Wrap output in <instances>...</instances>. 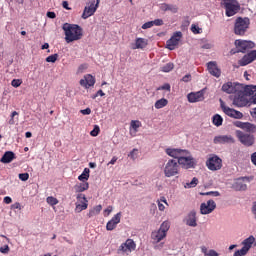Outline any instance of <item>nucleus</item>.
Masks as SVG:
<instances>
[{"label": "nucleus", "mask_w": 256, "mask_h": 256, "mask_svg": "<svg viewBox=\"0 0 256 256\" xmlns=\"http://www.w3.org/2000/svg\"><path fill=\"white\" fill-rule=\"evenodd\" d=\"M20 181H28L29 180V173H21L19 174Z\"/></svg>", "instance_id": "52"}, {"label": "nucleus", "mask_w": 256, "mask_h": 256, "mask_svg": "<svg viewBox=\"0 0 256 256\" xmlns=\"http://www.w3.org/2000/svg\"><path fill=\"white\" fill-rule=\"evenodd\" d=\"M89 173H91L89 168H85L84 171L82 172V174L80 176H78V180L79 181H88L89 180Z\"/></svg>", "instance_id": "38"}, {"label": "nucleus", "mask_w": 256, "mask_h": 256, "mask_svg": "<svg viewBox=\"0 0 256 256\" xmlns=\"http://www.w3.org/2000/svg\"><path fill=\"white\" fill-rule=\"evenodd\" d=\"M169 104V101L165 98H161L160 100H157L154 104L155 109H163V107H167Z\"/></svg>", "instance_id": "36"}, {"label": "nucleus", "mask_w": 256, "mask_h": 256, "mask_svg": "<svg viewBox=\"0 0 256 256\" xmlns=\"http://www.w3.org/2000/svg\"><path fill=\"white\" fill-rule=\"evenodd\" d=\"M152 25L156 27H161V25H163V19H155L154 21H152Z\"/></svg>", "instance_id": "54"}, {"label": "nucleus", "mask_w": 256, "mask_h": 256, "mask_svg": "<svg viewBox=\"0 0 256 256\" xmlns=\"http://www.w3.org/2000/svg\"><path fill=\"white\" fill-rule=\"evenodd\" d=\"M181 37H183V33L181 31L175 32L173 36L166 41V47L170 51L175 50V47L179 45V41H181Z\"/></svg>", "instance_id": "13"}, {"label": "nucleus", "mask_w": 256, "mask_h": 256, "mask_svg": "<svg viewBox=\"0 0 256 256\" xmlns=\"http://www.w3.org/2000/svg\"><path fill=\"white\" fill-rule=\"evenodd\" d=\"M23 83V80H21V79H13L12 81H11V85H12V87H21V84Z\"/></svg>", "instance_id": "45"}, {"label": "nucleus", "mask_w": 256, "mask_h": 256, "mask_svg": "<svg viewBox=\"0 0 256 256\" xmlns=\"http://www.w3.org/2000/svg\"><path fill=\"white\" fill-rule=\"evenodd\" d=\"M181 81H183L184 83H189V81H191V74H186L185 76H183Z\"/></svg>", "instance_id": "58"}, {"label": "nucleus", "mask_w": 256, "mask_h": 256, "mask_svg": "<svg viewBox=\"0 0 256 256\" xmlns=\"http://www.w3.org/2000/svg\"><path fill=\"white\" fill-rule=\"evenodd\" d=\"M171 227V224L169 223V221H164L160 228H159V231H161L164 235H167V231H169Z\"/></svg>", "instance_id": "39"}, {"label": "nucleus", "mask_w": 256, "mask_h": 256, "mask_svg": "<svg viewBox=\"0 0 256 256\" xmlns=\"http://www.w3.org/2000/svg\"><path fill=\"white\" fill-rule=\"evenodd\" d=\"M19 115V113L17 111H13L11 114V119L9 120V125H15V116Z\"/></svg>", "instance_id": "49"}, {"label": "nucleus", "mask_w": 256, "mask_h": 256, "mask_svg": "<svg viewBox=\"0 0 256 256\" xmlns=\"http://www.w3.org/2000/svg\"><path fill=\"white\" fill-rule=\"evenodd\" d=\"M236 136L238 137V140L242 145H245L246 147H251L255 143V138L251 134H245L243 131H236Z\"/></svg>", "instance_id": "12"}, {"label": "nucleus", "mask_w": 256, "mask_h": 256, "mask_svg": "<svg viewBox=\"0 0 256 256\" xmlns=\"http://www.w3.org/2000/svg\"><path fill=\"white\" fill-rule=\"evenodd\" d=\"M121 223V212H118L116 215L113 216L111 220H109L106 224L107 231H113L117 228V225Z\"/></svg>", "instance_id": "21"}, {"label": "nucleus", "mask_w": 256, "mask_h": 256, "mask_svg": "<svg viewBox=\"0 0 256 256\" xmlns=\"http://www.w3.org/2000/svg\"><path fill=\"white\" fill-rule=\"evenodd\" d=\"M197 185H199V179L194 177L191 182L186 183L185 189H193V187H197Z\"/></svg>", "instance_id": "41"}, {"label": "nucleus", "mask_w": 256, "mask_h": 256, "mask_svg": "<svg viewBox=\"0 0 256 256\" xmlns=\"http://www.w3.org/2000/svg\"><path fill=\"white\" fill-rule=\"evenodd\" d=\"M153 27V21L146 22L142 25V29H151Z\"/></svg>", "instance_id": "57"}, {"label": "nucleus", "mask_w": 256, "mask_h": 256, "mask_svg": "<svg viewBox=\"0 0 256 256\" xmlns=\"http://www.w3.org/2000/svg\"><path fill=\"white\" fill-rule=\"evenodd\" d=\"M247 253H249V251L242 247L240 250H237L234 253V256H245V255H247Z\"/></svg>", "instance_id": "44"}, {"label": "nucleus", "mask_w": 256, "mask_h": 256, "mask_svg": "<svg viewBox=\"0 0 256 256\" xmlns=\"http://www.w3.org/2000/svg\"><path fill=\"white\" fill-rule=\"evenodd\" d=\"M59 59V54H53L46 58L47 63H55Z\"/></svg>", "instance_id": "43"}, {"label": "nucleus", "mask_w": 256, "mask_h": 256, "mask_svg": "<svg viewBox=\"0 0 256 256\" xmlns=\"http://www.w3.org/2000/svg\"><path fill=\"white\" fill-rule=\"evenodd\" d=\"M151 237L153 241H156V243H159L160 241H163L167 237V234H164V232H161V230L154 231L151 234Z\"/></svg>", "instance_id": "31"}, {"label": "nucleus", "mask_w": 256, "mask_h": 256, "mask_svg": "<svg viewBox=\"0 0 256 256\" xmlns=\"http://www.w3.org/2000/svg\"><path fill=\"white\" fill-rule=\"evenodd\" d=\"M189 103H199V101H204L205 99V89L198 92H191L187 95Z\"/></svg>", "instance_id": "16"}, {"label": "nucleus", "mask_w": 256, "mask_h": 256, "mask_svg": "<svg viewBox=\"0 0 256 256\" xmlns=\"http://www.w3.org/2000/svg\"><path fill=\"white\" fill-rule=\"evenodd\" d=\"M252 213H253V215L256 219V202H254L253 205H252Z\"/></svg>", "instance_id": "64"}, {"label": "nucleus", "mask_w": 256, "mask_h": 256, "mask_svg": "<svg viewBox=\"0 0 256 256\" xmlns=\"http://www.w3.org/2000/svg\"><path fill=\"white\" fill-rule=\"evenodd\" d=\"M234 127H238L239 129H243V131H247V133H255L256 132V125L250 122H242V121H235L233 122Z\"/></svg>", "instance_id": "15"}, {"label": "nucleus", "mask_w": 256, "mask_h": 256, "mask_svg": "<svg viewBox=\"0 0 256 256\" xmlns=\"http://www.w3.org/2000/svg\"><path fill=\"white\" fill-rule=\"evenodd\" d=\"M102 209H103V206H101V205L95 206L93 209H91L89 211V213L87 214V217H89V219H91V217H95V216L99 215V213H101Z\"/></svg>", "instance_id": "35"}, {"label": "nucleus", "mask_w": 256, "mask_h": 256, "mask_svg": "<svg viewBox=\"0 0 256 256\" xmlns=\"http://www.w3.org/2000/svg\"><path fill=\"white\" fill-rule=\"evenodd\" d=\"M221 7L225 9L226 17H233L239 13L241 6L237 0H221Z\"/></svg>", "instance_id": "3"}, {"label": "nucleus", "mask_w": 256, "mask_h": 256, "mask_svg": "<svg viewBox=\"0 0 256 256\" xmlns=\"http://www.w3.org/2000/svg\"><path fill=\"white\" fill-rule=\"evenodd\" d=\"M251 25V20L247 17H238L234 23V33L240 37H243Z\"/></svg>", "instance_id": "2"}, {"label": "nucleus", "mask_w": 256, "mask_h": 256, "mask_svg": "<svg viewBox=\"0 0 256 256\" xmlns=\"http://www.w3.org/2000/svg\"><path fill=\"white\" fill-rule=\"evenodd\" d=\"M206 166L209 171H219L223 167V160L217 155H212L206 161Z\"/></svg>", "instance_id": "9"}, {"label": "nucleus", "mask_w": 256, "mask_h": 256, "mask_svg": "<svg viewBox=\"0 0 256 256\" xmlns=\"http://www.w3.org/2000/svg\"><path fill=\"white\" fill-rule=\"evenodd\" d=\"M207 67L210 75L217 78L221 77V69H219L216 62H208Z\"/></svg>", "instance_id": "25"}, {"label": "nucleus", "mask_w": 256, "mask_h": 256, "mask_svg": "<svg viewBox=\"0 0 256 256\" xmlns=\"http://www.w3.org/2000/svg\"><path fill=\"white\" fill-rule=\"evenodd\" d=\"M160 9L164 12L170 11L171 13H177L179 11V7H177V5L167 3L160 4Z\"/></svg>", "instance_id": "29"}, {"label": "nucleus", "mask_w": 256, "mask_h": 256, "mask_svg": "<svg viewBox=\"0 0 256 256\" xmlns=\"http://www.w3.org/2000/svg\"><path fill=\"white\" fill-rule=\"evenodd\" d=\"M19 115V113L17 111H13L11 114V119L9 120V125H15V116Z\"/></svg>", "instance_id": "50"}, {"label": "nucleus", "mask_w": 256, "mask_h": 256, "mask_svg": "<svg viewBox=\"0 0 256 256\" xmlns=\"http://www.w3.org/2000/svg\"><path fill=\"white\" fill-rule=\"evenodd\" d=\"M186 225L188 227H197V212L191 211L186 217Z\"/></svg>", "instance_id": "26"}, {"label": "nucleus", "mask_w": 256, "mask_h": 256, "mask_svg": "<svg viewBox=\"0 0 256 256\" xmlns=\"http://www.w3.org/2000/svg\"><path fill=\"white\" fill-rule=\"evenodd\" d=\"M240 90L246 94L247 97H251V95H255L256 93V86L247 85L245 87L240 85Z\"/></svg>", "instance_id": "30"}, {"label": "nucleus", "mask_w": 256, "mask_h": 256, "mask_svg": "<svg viewBox=\"0 0 256 256\" xmlns=\"http://www.w3.org/2000/svg\"><path fill=\"white\" fill-rule=\"evenodd\" d=\"M205 195H213V197H219L220 193L218 191H211L205 193Z\"/></svg>", "instance_id": "62"}, {"label": "nucleus", "mask_w": 256, "mask_h": 256, "mask_svg": "<svg viewBox=\"0 0 256 256\" xmlns=\"http://www.w3.org/2000/svg\"><path fill=\"white\" fill-rule=\"evenodd\" d=\"M215 209H217V204L213 200H208L207 203L200 205L201 215H209V213H213Z\"/></svg>", "instance_id": "14"}, {"label": "nucleus", "mask_w": 256, "mask_h": 256, "mask_svg": "<svg viewBox=\"0 0 256 256\" xmlns=\"http://www.w3.org/2000/svg\"><path fill=\"white\" fill-rule=\"evenodd\" d=\"M206 256H219V253L213 249L209 250L208 252H204Z\"/></svg>", "instance_id": "53"}, {"label": "nucleus", "mask_w": 256, "mask_h": 256, "mask_svg": "<svg viewBox=\"0 0 256 256\" xmlns=\"http://www.w3.org/2000/svg\"><path fill=\"white\" fill-rule=\"evenodd\" d=\"M251 161H252L253 165H255V167H256V152H254V153L251 155Z\"/></svg>", "instance_id": "63"}, {"label": "nucleus", "mask_w": 256, "mask_h": 256, "mask_svg": "<svg viewBox=\"0 0 256 256\" xmlns=\"http://www.w3.org/2000/svg\"><path fill=\"white\" fill-rule=\"evenodd\" d=\"M81 87L84 89H89L95 85V76L91 74H86L83 79L80 80Z\"/></svg>", "instance_id": "22"}, {"label": "nucleus", "mask_w": 256, "mask_h": 256, "mask_svg": "<svg viewBox=\"0 0 256 256\" xmlns=\"http://www.w3.org/2000/svg\"><path fill=\"white\" fill-rule=\"evenodd\" d=\"M175 65L171 62L167 63L166 65L162 66L160 68V71H162V73H170V71H173Z\"/></svg>", "instance_id": "40"}, {"label": "nucleus", "mask_w": 256, "mask_h": 256, "mask_svg": "<svg viewBox=\"0 0 256 256\" xmlns=\"http://www.w3.org/2000/svg\"><path fill=\"white\" fill-rule=\"evenodd\" d=\"M166 155H169V157H173L174 159H181L183 155H189V151L183 150V149H175V148H167L165 150Z\"/></svg>", "instance_id": "17"}, {"label": "nucleus", "mask_w": 256, "mask_h": 256, "mask_svg": "<svg viewBox=\"0 0 256 256\" xmlns=\"http://www.w3.org/2000/svg\"><path fill=\"white\" fill-rule=\"evenodd\" d=\"M13 159H15V153H13L12 151H7L4 153L0 161L1 163H11Z\"/></svg>", "instance_id": "32"}, {"label": "nucleus", "mask_w": 256, "mask_h": 256, "mask_svg": "<svg viewBox=\"0 0 256 256\" xmlns=\"http://www.w3.org/2000/svg\"><path fill=\"white\" fill-rule=\"evenodd\" d=\"M165 177H175L179 175V162L177 160L170 159L164 167Z\"/></svg>", "instance_id": "5"}, {"label": "nucleus", "mask_w": 256, "mask_h": 256, "mask_svg": "<svg viewBox=\"0 0 256 256\" xmlns=\"http://www.w3.org/2000/svg\"><path fill=\"white\" fill-rule=\"evenodd\" d=\"M66 43L81 41L83 39V28L77 24L64 23L62 26Z\"/></svg>", "instance_id": "1"}, {"label": "nucleus", "mask_w": 256, "mask_h": 256, "mask_svg": "<svg viewBox=\"0 0 256 256\" xmlns=\"http://www.w3.org/2000/svg\"><path fill=\"white\" fill-rule=\"evenodd\" d=\"M212 123L216 127H221V125H223V117L221 115H219V114H215L212 117Z\"/></svg>", "instance_id": "37"}, {"label": "nucleus", "mask_w": 256, "mask_h": 256, "mask_svg": "<svg viewBox=\"0 0 256 256\" xmlns=\"http://www.w3.org/2000/svg\"><path fill=\"white\" fill-rule=\"evenodd\" d=\"M191 31L192 33H194L195 35L201 33V29L199 28V26L195 25V24H192L191 26Z\"/></svg>", "instance_id": "48"}, {"label": "nucleus", "mask_w": 256, "mask_h": 256, "mask_svg": "<svg viewBox=\"0 0 256 256\" xmlns=\"http://www.w3.org/2000/svg\"><path fill=\"white\" fill-rule=\"evenodd\" d=\"M249 183V177H241L236 179L232 187L235 191H247V184Z\"/></svg>", "instance_id": "19"}, {"label": "nucleus", "mask_w": 256, "mask_h": 256, "mask_svg": "<svg viewBox=\"0 0 256 256\" xmlns=\"http://www.w3.org/2000/svg\"><path fill=\"white\" fill-rule=\"evenodd\" d=\"M215 145H225V143H235V139L231 135H220L214 137Z\"/></svg>", "instance_id": "24"}, {"label": "nucleus", "mask_w": 256, "mask_h": 256, "mask_svg": "<svg viewBox=\"0 0 256 256\" xmlns=\"http://www.w3.org/2000/svg\"><path fill=\"white\" fill-rule=\"evenodd\" d=\"M137 151H139V150H137V149L134 148V149L129 153L128 157H131V159H133V160L137 159Z\"/></svg>", "instance_id": "56"}, {"label": "nucleus", "mask_w": 256, "mask_h": 256, "mask_svg": "<svg viewBox=\"0 0 256 256\" xmlns=\"http://www.w3.org/2000/svg\"><path fill=\"white\" fill-rule=\"evenodd\" d=\"M11 209H19L21 210V203L16 202L14 204L11 205Z\"/></svg>", "instance_id": "60"}, {"label": "nucleus", "mask_w": 256, "mask_h": 256, "mask_svg": "<svg viewBox=\"0 0 256 256\" xmlns=\"http://www.w3.org/2000/svg\"><path fill=\"white\" fill-rule=\"evenodd\" d=\"M249 104V98L246 96V94L239 88L233 97V105L235 107H246V105Z\"/></svg>", "instance_id": "7"}, {"label": "nucleus", "mask_w": 256, "mask_h": 256, "mask_svg": "<svg viewBox=\"0 0 256 256\" xmlns=\"http://www.w3.org/2000/svg\"><path fill=\"white\" fill-rule=\"evenodd\" d=\"M4 203H6V205H10V203H13V199H11L9 196H6L4 197Z\"/></svg>", "instance_id": "61"}, {"label": "nucleus", "mask_w": 256, "mask_h": 256, "mask_svg": "<svg viewBox=\"0 0 256 256\" xmlns=\"http://www.w3.org/2000/svg\"><path fill=\"white\" fill-rule=\"evenodd\" d=\"M235 45L236 49H238V53H247V51L255 47V42L247 40H236Z\"/></svg>", "instance_id": "11"}, {"label": "nucleus", "mask_w": 256, "mask_h": 256, "mask_svg": "<svg viewBox=\"0 0 256 256\" xmlns=\"http://www.w3.org/2000/svg\"><path fill=\"white\" fill-rule=\"evenodd\" d=\"M157 90L158 91H171V85L169 83H166V84L160 86Z\"/></svg>", "instance_id": "46"}, {"label": "nucleus", "mask_w": 256, "mask_h": 256, "mask_svg": "<svg viewBox=\"0 0 256 256\" xmlns=\"http://www.w3.org/2000/svg\"><path fill=\"white\" fill-rule=\"evenodd\" d=\"M0 253L7 255V253H9V245H4V246L0 247Z\"/></svg>", "instance_id": "55"}, {"label": "nucleus", "mask_w": 256, "mask_h": 256, "mask_svg": "<svg viewBox=\"0 0 256 256\" xmlns=\"http://www.w3.org/2000/svg\"><path fill=\"white\" fill-rule=\"evenodd\" d=\"M137 249V244L131 238H128L124 243H122L117 249L118 255H129Z\"/></svg>", "instance_id": "4"}, {"label": "nucleus", "mask_w": 256, "mask_h": 256, "mask_svg": "<svg viewBox=\"0 0 256 256\" xmlns=\"http://www.w3.org/2000/svg\"><path fill=\"white\" fill-rule=\"evenodd\" d=\"M76 199L78 201H81V199L83 201H81V204H76V211L77 213H81V211H85V209H87V207H89V201H87V197H85V194H78Z\"/></svg>", "instance_id": "23"}, {"label": "nucleus", "mask_w": 256, "mask_h": 256, "mask_svg": "<svg viewBox=\"0 0 256 256\" xmlns=\"http://www.w3.org/2000/svg\"><path fill=\"white\" fill-rule=\"evenodd\" d=\"M177 161L178 165H181L183 169H195V167L197 166V162L192 156L182 155V157H180Z\"/></svg>", "instance_id": "10"}, {"label": "nucleus", "mask_w": 256, "mask_h": 256, "mask_svg": "<svg viewBox=\"0 0 256 256\" xmlns=\"http://www.w3.org/2000/svg\"><path fill=\"white\" fill-rule=\"evenodd\" d=\"M255 59H256V50H252L246 55H244L242 59L238 61V65H240V67H245L246 65H249V63H253Z\"/></svg>", "instance_id": "18"}, {"label": "nucleus", "mask_w": 256, "mask_h": 256, "mask_svg": "<svg viewBox=\"0 0 256 256\" xmlns=\"http://www.w3.org/2000/svg\"><path fill=\"white\" fill-rule=\"evenodd\" d=\"M99 3H101V0H89L88 6H85L82 13V19H89V17L95 15V12L99 9Z\"/></svg>", "instance_id": "6"}, {"label": "nucleus", "mask_w": 256, "mask_h": 256, "mask_svg": "<svg viewBox=\"0 0 256 256\" xmlns=\"http://www.w3.org/2000/svg\"><path fill=\"white\" fill-rule=\"evenodd\" d=\"M76 193H83V191H87L89 189V182L78 183L74 186Z\"/></svg>", "instance_id": "34"}, {"label": "nucleus", "mask_w": 256, "mask_h": 256, "mask_svg": "<svg viewBox=\"0 0 256 256\" xmlns=\"http://www.w3.org/2000/svg\"><path fill=\"white\" fill-rule=\"evenodd\" d=\"M219 102H220V107L223 113H225V115H227L228 117H231L232 119H243V113L241 111L235 110L233 108H229V106L225 105V102L223 101V99H220Z\"/></svg>", "instance_id": "8"}, {"label": "nucleus", "mask_w": 256, "mask_h": 256, "mask_svg": "<svg viewBox=\"0 0 256 256\" xmlns=\"http://www.w3.org/2000/svg\"><path fill=\"white\" fill-rule=\"evenodd\" d=\"M254 243H255V237L249 236L242 242V245H243L242 248H244L246 251H249V249H251Z\"/></svg>", "instance_id": "33"}, {"label": "nucleus", "mask_w": 256, "mask_h": 256, "mask_svg": "<svg viewBox=\"0 0 256 256\" xmlns=\"http://www.w3.org/2000/svg\"><path fill=\"white\" fill-rule=\"evenodd\" d=\"M82 115H91V108H86L80 111Z\"/></svg>", "instance_id": "59"}, {"label": "nucleus", "mask_w": 256, "mask_h": 256, "mask_svg": "<svg viewBox=\"0 0 256 256\" xmlns=\"http://www.w3.org/2000/svg\"><path fill=\"white\" fill-rule=\"evenodd\" d=\"M46 202L48 203V205H51L52 207L59 204V200L53 196L47 197Z\"/></svg>", "instance_id": "42"}, {"label": "nucleus", "mask_w": 256, "mask_h": 256, "mask_svg": "<svg viewBox=\"0 0 256 256\" xmlns=\"http://www.w3.org/2000/svg\"><path fill=\"white\" fill-rule=\"evenodd\" d=\"M19 115V113L17 111H13L11 114V119L9 120V125H15V116Z\"/></svg>", "instance_id": "51"}, {"label": "nucleus", "mask_w": 256, "mask_h": 256, "mask_svg": "<svg viewBox=\"0 0 256 256\" xmlns=\"http://www.w3.org/2000/svg\"><path fill=\"white\" fill-rule=\"evenodd\" d=\"M141 121L139 120H132L130 122V135H132V137H135V135L137 134V131H139V128L141 127Z\"/></svg>", "instance_id": "28"}, {"label": "nucleus", "mask_w": 256, "mask_h": 256, "mask_svg": "<svg viewBox=\"0 0 256 256\" xmlns=\"http://www.w3.org/2000/svg\"><path fill=\"white\" fill-rule=\"evenodd\" d=\"M241 89V84H235L233 82H227L222 85V91L224 93H228V95H231V93H237Z\"/></svg>", "instance_id": "20"}, {"label": "nucleus", "mask_w": 256, "mask_h": 256, "mask_svg": "<svg viewBox=\"0 0 256 256\" xmlns=\"http://www.w3.org/2000/svg\"><path fill=\"white\" fill-rule=\"evenodd\" d=\"M149 45V41L145 38H136L135 43L132 44V49H145Z\"/></svg>", "instance_id": "27"}, {"label": "nucleus", "mask_w": 256, "mask_h": 256, "mask_svg": "<svg viewBox=\"0 0 256 256\" xmlns=\"http://www.w3.org/2000/svg\"><path fill=\"white\" fill-rule=\"evenodd\" d=\"M99 131H101L99 129V127L97 125L94 126V129L90 132V135L92 137H97V135H99Z\"/></svg>", "instance_id": "47"}]
</instances>
